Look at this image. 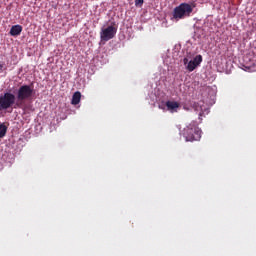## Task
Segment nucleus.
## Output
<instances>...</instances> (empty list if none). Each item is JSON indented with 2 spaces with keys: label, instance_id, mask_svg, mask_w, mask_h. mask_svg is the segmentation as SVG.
Returning a JSON list of instances; mask_svg holds the SVG:
<instances>
[{
  "label": "nucleus",
  "instance_id": "nucleus-1",
  "mask_svg": "<svg viewBox=\"0 0 256 256\" xmlns=\"http://www.w3.org/2000/svg\"><path fill=\"white\" fill-rule=\"evenodd\" d=\"M34 91L35 90L30 85L25 84L20 86L16 94L17 102L14 106V109H17V108L21 109V107L23 106V101H27V99H31V97H33Z\"/></svg>",
  "mask_w": 256,
  "mask_h": 256
},
{
  "label": "nucleus",
  "instance_id": "nucleus-2",
  "mask_svg": "<svg viewBox=\"0 0 256 256\" xmlns=\"http://www.w3.org/2000/svg\"><path fill=\"white\" fill-rule=\"evenodd\" d=\"M183 137L186 141H199L201 139V129L197 126V123L192 122L186 126L183 130Z\"/></svg>",
  "mask_w": 256,
  "mask_h": 256
},
{
  "label": "nucleus",
  "instance_id": "nucleus-3",
  "mask_svg": "<svg viewBox=\"0 0 256 256\" xmlns=\"http://www.w3.org/2000/svg\"><path fill=\"white\" fill-rule=\"evenodd\" d=\"M193 13V6L189 3H181L179 6L175 7L173 10V19L179 21L187 17H191Z\"/></svg>",
  "mask_w": 256,
  "mask_h": 256
},
{
  "label": "nucleus",
  "instance_id": "nucleus-4",
  "mask_svg": "<svg viewBox=\"0 0 256 256\" xmlns=\"http://www.w3.org/2000/svg\"><path fill=\"white\" fill-rule=\"evenodd\" d=\"M17 96L11 92H5L0 95V111H7V109H11V107H15L17 103Z\"/></svg>",
  "mask_w": 256,
  "mask_h": 256
},
{
  "label": "nucleus",
  "instance_id": "nucleus-5",
  "mask_svg": "<svg viewBox=\"0 0 256 256\" xmlns=\"http://www.w3.org/2000/svg\"><path fill=\"white\" fill-rule=\"evenodd\" d=\"M117 35V28L115 26H108L100 32L101 41H111Z\"/></svg>",
  "mask_w": 256,
  "mask_h": 256
},
{
  "label": "nucleus",
  "instance_id": "nucleus-6",
  "mask_svg": "<svg viewBox=\"0 0 256 256\" xmlns=\"http://www.w3.org/2000/svg\"><path fill=\"white\" fill-rule=\"evenodd\" d=\"M166 107H167V110L170 111V113H176V111H177V109H179L180 105H179V102L167 101Z\"/></svg>",
  "mask_w": 256,
  "mask_h": 256
},
{
  "label": "nucleus",
  "instance_id": "nucleus-7",
  "mask_svg": "<svg viewBox=\"0 0 256 256\" xmlns=\"http://www.w3.org/2000/svg\"><path fill=\"white\" fill-rule=\"evenodd\" d=\"M21 31H23V26H21V25H14L10 29V35L12 37H17V35H21Z\"/></svg>",
  "mask_w": 256,
  "mask_h": 256
},
{
  "label": "nucleus",
  "instance_id": "nucleus-8",
  "mask_svg": "<svg viewBox=\"0 0 256 256\" xmlns=\"http://www.w3.org/2000/svg\"><path fill=\"white\" fill-rule=\"evenodd\" d=\"M79 103H81V92L77 91L72 96L71 104L72 105H79Z\"/></svg>",
  "mask_w": 256,
  "mask_h": 256
},
{
  "label": "nucleus",
  "instance_id": "nucleus-9",
  "mask_svg": "<svg viewBox=\"0 0 256 256\" xmlns=\"http://www.w3.org/2000/svg\"><path fill=\"white\" fill-rule=\"evenodd\" d=\"M7 135V125L5 123L0 124V139H3Z\"/></svg>",
  "mask_w": 256,
  "mask_h": 256
},
{
  "label": "nucleus",
  "instance_id": "nucleus-10",
  "mask_svg": "<svg viewBox=\"0 0 256 256\" xmlns=\"http://www.w3.org/2000/svg\"><path fill=\"white\" fill-rule=\"evenodd\" d=\"M196 67H197V64H195L193 60H191L187 65L188 71H195Z\"/></svg>",
  "mask_w": 256,
  "mask_h": 256
},
{
  "label": "nucleus",
  "instance_id": "nucleus-11",
  "mask_svg": "<svg viewBox=\"0 0 256 256\" xmlns=\"http://www.w3.org/2000/svg\"><path fill=\"white\" fill-rule=\"evenodd\" d=\"M194 63H195V65L197 66V65H201V63L203 62V56H201V55H197L195 58H194Z\"/></svg>",
  "mask_w": 256,
  "mask_h": 256
},
{
  "label": "nucleus",
  "instance_id": "nucleus-12",
  "mask_svg": "<svg viewBox=\"0 0 256 256\" xmlns=\"http://www.w3.org/2000/svg\"><path fill=\"white\" fill-rule=\"evenodd\" d=\"M3 71H5V63L0 62V73H3Z\"/></svg>",
  "mask_w": 256,
  "mask_h": 256
},
{
  "label": "nucleus",
  "instance_id": "nucleus-13",
  "mask_svg": "<svg viewBox=\"0 0 256 256\" xmlns=\"http://www.w3.org/2000/svg\"><path fill=\"white\" fill-rule=\"evenodd\" d=\"M143 0H135V5H143Z\"/></svg>",
  "mask_w": 256,
  "mask_h": 256
},
{
  "label": "nucleus",
  "instance_id": "nucleus-14",
  "mask_svg": "<svg viewBox=\"0 0 256 256\" xmlns=\"http://www.w3.org/2000/svg\"><path fill=\"white\" fill-rule=\"evenodd\" d=\"M187 61H188L187 58H185V59H184V63H187Z\"/></svg>",
  "mask_w": 256,
  "mask_h": 256
}]
</instances>
